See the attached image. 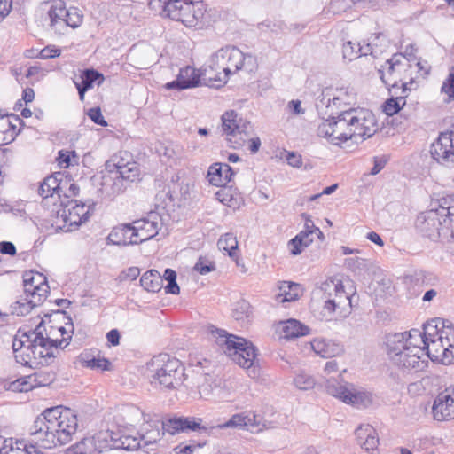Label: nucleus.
<instances>
[{
	"mask_svg": "<svg viewBox=\"0 0 454 454\" xmlns=\"http://www.w3.org/2000/svg\"><path fill=\"white\" fill-rule=\"evenodd\" d=\"M294 384L298 389L307 391L314 388L316 380L305 371H300L294 377Z\"/></svg>",
	"mask_w": 454,
	"mask_h": 454,
	"instance_id": "c03bdc74",
	"label": "nucleus"
},
{
	"mask_svg": "<svg viewBox=\"0 0 454 454\" xmlns=\"http://www.w3.org/2000/svg\"><path fill=\"white\" fill-rule=\"evenodd\" d=\"M200 447V445H194V444H187L183 445L179 444L175 448V451L176 454H192L196 448Z\"/></svg>",
	"mask_w": 454,
	"mask_h": 454,
	"instance_id": "69168bd1",
	"label": "nucleus"
},
{
	"mask_svg": "<svg viewBox=\"0 0 454 454\" xmlns=\"http://www.w3.org/2000/svg\"><path fill=\"white\" fill-rule=\"evenodd\" d=\"M126 448L118 433L100 430L70 447L67 454H101L112 449Z\"/></svg>",
	"mask_w": 454,
	"mask_h": 454,
	"instance_id": "f8f14e48",
	"label": "nucleus"
},
{
	"mask_svg": "<svg viewBox=\"0 0 454 454\" xmlns=\"http://www.w3.org/2000/svg\"><path fill=\"white\" fill-rule=\"evenodd\" d=\"M378 129L373 113L365 108L350 107L323 120L317 135L335 145L353 139L369 138Z\"/></svg>",
	"mask_w": 454,
	"mask_h": 454,
	"instance_id": "7ed1b4c3",
	"label": "nucleus"
},
{
	"mask_svg": "<svg viewBox=\"0 0 454 454\" xmlns=\"http://www.w3.org/2000/svg\"><path fill=\"white\" fill-rule=\"evenodd\" d=\"M133 222L115 226L109 233L107 239L110 243L119 246L139 244L135 236Z\"/></svg>",
	"mask_w": 454,
	"mask_h": 454,
	"instance_id": "393cba45",
	"label": "nucleus"
},
{
	"mask_svg": "<svg viewBox=\"0 0 454 454\" xmlns=\"http://www.w3.org/2000/svg\"><path fill=\"white\" fill-rule=\"evenodd\" d=\"M302 219L304 220V227L303 231L317 236L320 240H324L325 236L323 232L320 231L318 227L314 224V222L311 219V216L308 214L301 215Z\"/></svg>",
	"mask_w": 454,
	"mask_h": 454,
	"instance_id": "864d4df0",
	"label": "nucleus"
},
{
	"mask_svg": "<svg viewBox=\"0 0 454 454\" xmlns=\"http://www.w3.org/2000/svg\"><path fill=\"white\" fill-rule=\"evenodd\" d=\"M278 290L275 300L280 303L297 301L303 293L300 284L289 281L280 282L278 286Z\"/></svg>",
	"mask_w": 454,
	"mask_h": 454,
	"instance_id": "2f4dec72",
	"label": "nucleus"
},
{
	"mask_svg": "<svg viewBox=\"0 0 454 454\" xmlns=\"http://www.w3.org/2000/svg\"><path fill=\"white\" fill-rule=\"evenodd\" d=\"M31 336L32 331L27 333H22L20 338L16 336L12 341V349L14 356L16 358V361L20 364H21L22 357H27V352H29V349H27V348H30L29 344L32 340Z\"/></svg>",
	"mask_w": 454,
	"mask_h": 454,
	"instance_id": "e433bc0d",
	"label": "nucleus"
},
{
	"mask_svg": "<svg viewBox=\"0 0 454 454\" xmlns=\"http://www.w3.org/2000/svg\"><path fill=\"white\" fill-rule=\"evenodd\" d=\"M306 346H308L316 356L321 358L339 356L344 352L341 344L322 337L314 338L311 341L308 342Z\"/></svg>",
	"mask_w": 454,
	"mask_h": 454,
	"instance_id": "5701e85b",
	"label": "nucleus"
},
{
	"mask_svg": "<svg viewBox=\"0 0 454 454\" xmlns=\"http://www.w3.org/2000/svg\"><path fill=\"white\" fill-rule=\"evenodd\" d=\"M99 80L98 84L100 85L104 81V76L100 73L93 69H86L74 81V84L78 90L79 98L82 101L87 90L92 88L93 83Z\"/></svg>",
	"mask_w": 454,
	"mask_h": 454,
	"instance_id": "72a5a7b5",
	"label": "nucleus"
},
{
	"mask_svg": "<svg viewBox=\"0 0 454 454\" xmlns=\"http://www.w3.org/2000/svg\"><path fill=\"white\" fill-rule=\"evenodd\" d=\"M313 296L320 301L322 315L326 319H331L334 314L346 317L349 313V295L345 292L341 280L336 278L322 282L313 291Z\"/></svg>",
	"mask_w": 454,
	"mask_h": 454,
	"instance_id": "6e6552de",
	"label": "nucleus"
},
{
	"mask_svg": "<svg viewBox=\"0 0 454 454\" xmlns=\"http://www.w3.org/2000/svg\"><path fill=\"white\" fill-rule=\"evenodd\" d=\"M42 330L46 332L44 338H47V340L58 349L59 348H64L68 345L72 337L73 325H70L68 330L62 325H50L48 329L43 326Z\"/></svg>",
	"mask_w": 454,
	"mask_h": 454,
	"instance_id": "c85d7f7f",
	"label": "nucleus"
},
{
	"mask_svg": "<svg viewBox=\"0 0 454 454\" xmlns=\"http://www.w3.org/2000/svg\"><path fill=\"white\" fill-rule=\"evenodd\" d=\"M386 354L393 366L419 372L427 365V358L443 364H454V327L440 319L424 325L423 332L390 333L385 339Z\"/></svg>",
	"mask_w": 454,
	"mask_h": 454,
	"instance_id": "f257e3e1",
	"label": "nucleus"
},
{
	"mask_svg": "<svg viewBox=\"0 0 454 454\" xmlns=\"http://www.w3.org/2000/svg\"><path fill=\"white\" fill-rule=\"evenodd\" d=\"M219 250L226 253L232 260L239 259V247L236 236L232 233H225L220 237L217 242Z\"/></svg>",
	"mask_w": 454,
	"mask_h": 454,
	"instance_id": "58836bf2",
	"label": "nucleus"
},
{
	"mask_svg": "<svg viewBox=\"0 0 454 454\" xmlns=\"http://www.w3.org/2000/svg\"><path fill=\"white\" fill-rule=\"evenodd\" d=\"M47 18L49 26L56 34L66 35L67 24L63 17H68L69 22L73 25V28L79 27L83 20L82 12L77 8L71 6L67 8L63 0H49L45 3Z\"/></svg>",
	"mask_w": 454,
	"mask_h": 454,
	"instance_id": "2eb2a0df",
	"label": "nucleus"
},
{
	"mask_svg": "<svg viewBox=\"0 0 454 454\" xmlns=\"http://www.w3.org/2000/svg\"><path fill=\"white\" fill-rule=\"evenodd\" d=\"M120 333L117 329H112L106 333V340L112 346H117L120 343Z\"/></svg>",
	"mask_w": 454,
	"mask_h": 454,
	"instance_id": "338daca9",
	"label": "nucleus"
},
{
	"mask_svg": "<svg viewBox=\"0 0 454 454\" xmlns=\"http://www.w3.org/2000/svg\"><path fill=\"white\" fill-rule=\"evenodd\" d=\"M113 166L107 165L108 173L102 177V192L108 196H114L123 192L124 182H133L139 176V168L136 162L124 164L122 160L114 158Z\"/></svg>",
	"mask_w": 454,
	"mask_h": 454,
	"instance_id": "9b49d317",
	"label": "nucleus"
},
{
	"mask_svg": "<svg viewBox=\"0 0 454 454\" xmlns=\"http://www.w3.org/2000/svg\"><path fill=\"white\" fill-rule=\"evenodd\" d=\"M0 253L3 254L14 255L16 254V247L12 242L2 241L0 242Z\"/></svg>",
	"mask_w": 454,
	"mask_h": 454,
	"instance_id": "e2e57ef3",
	"label": "nucleus"
},
{
	"mask_svg": "<svg viewBox=\"0 0 454 454\" xmlns=\"http://www.w3.org/2000/svg\"><path fill=\"white\" fill-rule=\"evenodd\" d=\"M382 49H375L372 51V47L371 43H365V42L361 44H355L352 42L348 41L343 43L342 46V53L343 58L351 61L353 59H357L360 56L372 55L376 57Z\"/></svg>",
	"mask_w": 454,
	"mask_h": 454,
	"instance_id": "473e14b6",
	"label": "nucleus"
},
{
	"mask_svg": "<svg viewBox=\"0 0 454 454\" xmlns=\"http://www.w3.org/2000/svg\"><path fill=\"white\" fill-rule=\"evenodd\" d=\"M40 304L41 303L32 302V298L24 294V296L20 297L11 306V309L13 315L26 316L32 310L33 308Z\"/></svg>",
	"mask_w": 454,
	"mask_h": 454,
	"instance_id": "79ce46f5",
	"label": "nucleus"
},
{
	"mask_svg": "<svg viewBox=\"0 0 454 454\" xmlns=\"http://www.w3.org/2000/svg\"><path fill=\"white\" fill-rule=\"evenodd\" d=\"M70 152L59 151L57 158L58 163L62 168H67L70 165Z\"/></svg>",
	"mask_w": 454,
	"mask_h": 454,
	"instance_id": "0e129e2a",
	"label": "nucleus"
},
{
	"mask_svg": "<svg viewBox=\"0 0 454 454\" xmlns=\"http://www.w3.org/2000/svg\"><path fill=\"white\" fill-rule=\"evenodd\" d=\"M357 443L366 451L374 450L379 445V436L375 428L368 424L362 423L355 430Z\"/></svg>",
	"mask_w": 454,
	"mask_h": 454,
	"instance_id": "bb28decb",
	"label": "nucleus"
},
{
	"mask_svg": "<svg viewBox=\"0 0 454 454\" xmlns=\"http://www.w3.org/2000/svg\"><path fill=\"white\" fill-rule=\"evenodd\" d=\"M441 94L443 96V101L450 103L454 100V67L449 70V74L442 82Z\"/></svg>",
	"mask_w": 454,
	"mask_h": 454,
	"instance_id": "a18cd8bd",
	"label": "nucleus"
},
{
	"mask_svg": "<svg viewBox=\"0 0 454 454\" xmlns=\"http://www.w3.org/2000/svg\"><path fill=\"white\" fill-rule=\"evenodd\" d=\"M12 0H0V22L10 13Z\"/></svg>",
	"mask_w": 454,
	"mask_h": 454,
	"instance_id": "680f3d73",
	"label": "nucleus"
},
{
	"mask_svg": "<svg viewBox=\"0 0 454 454\" xmlns=\"http://www.w3.org/2000/svg\"><path fill=\"white\" fill-rule=\"evenodd\" d=\"M222 133L234 149L243 147L254 132L252 123L240 117L234 110L224 112L221 116Z\"/></svg>",
	"mask_w": 454,
	"mask_h": 454,
	"instance_id": "ddd939ff",
	"label": "nucleus"
},
{
	"mask_svg": "<svg viewBox=\"0 0 454 454\" xmlns=\"http://www.w3.org/2000/svg\"><path fill=\"white\" fill-rule=\"evenodd\" d=\"M63 176L60 173L47 176L39 187V194L43 199L44 206L51 203L56 206V201L60 198Z\"/></svg>",
	"mask_w": 454,
	"mask_h": 454,
	"instance_id": "b1692460",
	"label": "nucleus"
},
{
	"mask_svg": "<svg viewBox=\"0 0 454 454\" xmlns=\"http://www.w3.org/2000/svg\"><path fill=\"white\" fill-rule=\"evenodd\" d=\"M52 212H56L52 226L56 230L68 232L77 229L88 220L90 207L84 203H77V201L72 200L64 207H62L61 203Z\"/></svg>",
	"mask_w": 454,
	"mask_h": 454,
	"instance_id": "dca6fc26",
	"label": "nucleus"
},
{
	"mask_svg": "<svg viewBox=\"0 0 454 454\" xmlns=\"http://www.w3.org/2000/svg\"><path fill=\"white\" fill-rule=\"evenodd\" d=\"M431 157L443 166H454V135L448 131L441 132L431 144Z\"/></svg>",
	"mask_w": 454,
	"mask_h": 454,
	"instance_id": "6ab92c4d",
	"label": "nucleus"
},
{
	"mask_svg": "<svg viewBox=\"0 0 454 454\" xmlns=\"http://www.w3.org/2000/svg\"><path fill=\"white\" fill-rule=\"evenodd\" d=\"M14 126L9 120L0 117V146L7 145L13 140Z\"/></svg>",
	"mask_w": 454,
	"mask_h": 454,
	"instance_id": "49530a36",
	"label": "nucleus"
},
{
	"mask_svg": "<svg viewBox=\"0 0 454 454\" xmlns=\"http://www.w3.org/2000/svg\"><path fill=\"white\" fill-rule=\"evenodd\" d=\"M88 116L90 118V120L95 122L98 125L106 127L107 125V122L104 119V116L102 115L101 110L99 107H93L89 109L88 111Z\"/></svg>",
	"mask_w": 454,
	"mask_h": 454,
	"instance_id": "13d9d810",
	"label": "nucleus"
},
{
	"mask_svg": "<svg viewBox=\"0 0 454 454\" xmlns=\"http://www.w3.org/2000/svg\"><path fill=\"white\" fill-rule=\"evenodd\" d=\"M135 236L139 244L155 237L163 226L160 215L151 211L145 216L133 221Z\"/></svg>",
	"mask_w": 454,
	"mask_h": 454,
	"instance_id": "412c9836",
	"label": "nucleus"
},
{
	"mask_svg": "<svg viewBox=\"0 0 454 454\" xmlns=\"http://www.w3.org/2000/svg\"><path fill=\"white\" fill-rule=\"evenodd\" d=\"M194 270L199 272L201 275H206L211 271L215 270V262L204 259L202 257L199 258L198 262L194 265Z\"/></svg>",
	"mask_w": 454,
	"mask_h": 454,
	"instance_id": "6e6d98bb",
	"label": "nucleus"
},
{
	"mask_svg": "<svg viewBox=\"0 0 454 454\" xmlns=\"http://www.w3.org/2000/svg\"><path fill=\"white\" fill-rule=\"evenodd\" d=\"M140 285L147 292L157 293L163 286V278L157 270H150L141 277Z\"/></svg>",
	"mask_w": 454,
	"mask_h": 454,
	"instance_id": "c9c22d12",
	"label": "nucleus"
},
{
	"mask_svg": "<svg viewBox=\"0 0 454 454\" xmlns=\"http://www.w3.org/2000/svg\"><path fill=\"white\" fill-rule=\"evenodd\" d=\"M145 424L141 427L140 439L144 445L155 443L164 433L176 434L184 432L207 433L209 429L239 428L251 433H260L270 427L269 423L254 411H244L233 414L229 420L216 427L203 424L201 418L178 417L161 421L157 415L143 414Z\"/></svg>",
	"mask_w": 454,
	"mask_h": 454,
	"instance_id": "f03ea898",
	"label": "nucleus"
},
{
	"mask_svg": "<svg viewBox=\"0 0 454 454\" xmlns=\"http://www.w3.org/2000/svg\"><path fill=\"white\" fill-rule=\"evenodd\" d=\"M219 344L223 352L238 365L247 370L249 377L258 378L260 368L257 360V349L254 344L235 335H227L225 331L217 330Z\"/></svg>",
	"mask_w": 454,
	"mask_h": 454,
	"instance_id": "0eeeda50",
	"label": "nucleus"
},
{
	"mask_svg": "<svg viewBox=\"0 0 454 454\" xmlns=\"http://www.w3.org/2000/svg\"><path fill=\"white\" fill-rule=\"evenodd\" d=\"M277 332L280 337L288 340L307 335L309 333V329L296 319H288L278 325Z\"/></svg>",
	"mask_w": 454,
	"mask_h": 454,
	"instance_id": "7c9ffc66",
	"label": "nucleus"
},
{
	"mask_svg": "<svg viewBox=\"0 0 454 454\" xmlns=\"http://www.w3.org/2000/svg\"><path fill=\"white\" fill-rule=\"evenodd\" d=\"M430 67L425 61L411 59L406 55L394 54L386 65L379 70L383 83L393 89L401 88L410 93L415 89L416 81L429 74Z\"/></svg>",
	"mask_w": 454,
	"mask_h": 454,
	"instance_id": "39448f33",
	"label": "nucleus"
},
{
	"mask_svg": "<svg viewBox=\"0 0 454 454\" xmlns=\"http://www.w3.org/2000/svg\"><path fill=\"white\" fill-rule=\"evenodd\" d=\"M28 445L24 441H17L14 446L11 447L8 454H27Z\"/></svg>",
	"mask_w": 454,
	"mask_h": 454,
	"instance_id": "052dcab7",
	"label": "nucleus"
},
{
	"mask_svg": "<svg viewBox=\"0 0 454 454\" xmlns=\"http://www.w3.org/2000/svg\"><path fill=\"white\" fill-rule=\"evenodd\" d=\"M51 381V378L46 379L37 372L14 380L11 383L10 388L16 392H28L36 387L45 386Z\"/></svg>",
	"mask_w": 454,
	"mask_h": 454,
	"instance_id": "c756f323",
	"label": "nucleus"
},
{
	"mask_svg": "<svg viewBox=\"0 0 454 454\" xmlns=\"http://www.w3.org/2000/svg\"><path fill=\"white\" fill-rule=\"evenodd\" d=\"M255 67V57L244 54L236 47H225L211 55L205 69V75H208L210 80L224 84L231 74L242 69L252 72Z\"/></svg>",
	"mask_w": 454,
	"mask_h": 454,
	"instance_id": "423d86ee",
	"label": "nucleus"
},
{
	"mask_svg": "<svg viewBox=\"0 0 454 454\" xmlns=\"http://www.w3.org/2000/svg\"><path fill=\"white\" fill-rule=\"evenodd\" d=\"M356 100V93L348 88L336 89L329 102L335 106L351 105Z\"/></svg>",
	"mask_w": 454,
	"mask_h": 454,
	"instance_id": "ea45409f",
	"label": "nucleus"
},
{
	"mask_svg": "<svg viewBox=\"0 0 454 454\" xmlns=\"http://www.w3.org/2000/svg\"><path fill=\"white\" fill-rule=\"evenodd\" d=\"M78 427L77 417L69 408L53 407L37 417L31 427L33 441L42 448L52 449L72 440Z\"/></svg>",
	"mask_w": 454,
	"mask_h": 454,
	"instance_id": "20e7f679",
	"label": "nucleus"
},
{
	"mask_svg": "<svg viewBox=\"0 0 454 454\" xmlns=\"http://www.w3.org/2000/svg\"><path fill=\"white\" fill-rule=\"evenodd\" d=\"M163 280L168 281V285L165 286V291L168 294H178L180 288L176 283V273L171 269H167L162 276Z\"/></svg>",
	"mask_w": 454,
	"mask_h": 454,
	"instance_id": "09e8293b",
	"label": "nucleus"
},
{
	"mask_svg": "<svg viewBox=\"0 0 454 454\" xmlns=\"http://www.w3.org/2000/svg\"><path fill=\"white\" fill-rule=\"evenodd\" d=\"M305 454H334L333 450L327 447H321L318 449L316 448H308Z\"/></svg>",
	"mask_w": 454,
	"mask_h": 454,
	"instance_id": "774afa93",
	"label": "nucleus"
},
{
	"mask_svg": "<svg viewBox=\"0 0 454 454\" xmlns=\"http://www.w3.org/2000/svg\"><path fill=\"white\" fill-rule=\"evenodd\" d=\"M149 380L152 386L163 389L176 388L184 381V369L176 358L160 355L149 364Z\"/></svg>",
	"mask_w": 454,
	"mask_h": 454,
	"instance_id": "1a4fd4ad",
	"label": "nucleus"
},
{
	"mask_svg": "<svg viewBox=\"0 0 454 454\" xmlns=\"http://www.w3.org/2000/svg\"><path fill=\"white\" fill-rule=\"evenodd\" d=\"M367 43H371L372 51H374L375 49H382V51L376 57L380 55L389 46V41L383 34L374 35L371 38V41L368 42Z\"/></svg>",
	"mask_w": 454,
	"mask_h": 454,
	"instance_id": "5fc2aeb1",
	"label": "nucleus"
},
{
	"mask_svg": "<svg viewBox=\"0 0 454 454\" xmlns=\"http://www.w3.org/2000/svg\"><path fill=\"white\" fill-rule=\"evenodd\" d=\"M86 355H81L82 363L88 368L100 369L102 371L111 370V363L109 360L101 357H93L91 359H86Z\"/></svg>",
	"mask_w": 454,
	"mask_h": 454,
	"instance_id": "de8ad7c7",
	"label": "nucleus"
},
{
	"mask_svg": "<svg viewBox=\"0 0 454 454\" xmlns=\"http://www.w3.org/2000/svg\"><path fill=\"white\" fill-rule=\"evenodd\" d=\"M233 175L234 172L228 164L214 163L207 170V178L210 184L222 187L231 180Z\"/></svg>",
	"mask_w": 454,
	"mask_h": 454,
	"instance_id": "cd10ccee",
	"label": "nucleus"
},
{
	"mask_svg": "<svg viewBox=\"0 0 454 454\" xmlns=\"http://www.w3.org/2000/svg\"><path fill=\"white\" fill-rule=\"evenodd\" d=\"M23 286L24 294L30 296L34 303H42L50 291L46 277L38 271L24 272Z\"/></svg>",
	"mask_w": 454,
	"mask_h": 454,
	"instance_id": "aec40b11",
	"label": "nucleus"
},
{
	"mask_svg": "<svg viewBox=\"0 0 454 454\" xmlns=\"http://www.w3.org/2000/svg\"><path fill=\"white\" fill-rule=\"evenodd\" d=\"M408 95L409 93H404L402 90L399 96L388 98L382 106L383 112L389 116L397 114L406 105Z\"/></svg>",
	"mask_w": 454,
	"mask_h": 454,
	"instance_id": "a19ab883",
	"label": "nucleus"
},
{
	"mask_svg": "<svg viewBox=\"0 0 454 454\" xmlns=\"http://www.w3.org/2000/svg\"><path fill=\"white\" fill-rule=\"evenodd\" d=\"M416 227L431 239H438L442 232L454 231V206L421 213L417 217Z\"/></svg>",
	"mask_w": 454,
	"mask_h": 454,
	"instance_id": "9d476101",
	"label": "nucleus"
},
{
	"mask_svg": "<svg viewBox=\"0 0 454 454\" xmlns=\"http://www.w3.org/2000/svg\"><path fill=\"white\" fill-rule=\"evenodd\" d=\"M216 199L223 205L236 210L244 203L240 192L232 186H222L215 193Z\"/></svg>",
	"mask_w": 454,
	"mask_h": 454,
	"instance_id": "f704fd0d",
	"label": "nucleus"
},
{
	"mask_svg": "<svg viewBox=\"0 0 454 454\" xmlns=\"http://www.w3.org/2000/svg\"><path fill=\"white\" fill-rule=\"evenodd\" d=\"M313 234L301 231L294 238L289 240L287 246L293 255L300 254L306 247H308L314 240Z\"/></svg>",
	"mask_w": 454,
	"mask_h": 454,
	"instance_id": "4c0bfd02",
	"label": "nucleus"
},
{
	"mask_svg": "<svg viewBox=\"0 0 454 454\" xmlns=\"http://www.w3.org/2000/svg\"><path fill=\"white\" fill-rule=\"evenodd\" d=\"M250 315V305L246 301H240L236 303L233 311L232 317L237 321H243L247 318Z\"/></svg>",
	"mask_w": 454,
	"mask_h": 454,
	"instance_id": "3c124183",
	"label": "nucleus"
},
{
	"mask_svg": "<svg viewBox=\"0 0 454 454\" xmlns=\"http://www.w3.org/2000/svg\"><path fill=\"white\" fill-rule=\"evenodd\" d=\"M393 290L392 281L387 278H382L380 280H378L374 286V292L380 297L390 295Z\"/></svg>",
	"mask_w": 454,
	"mask_h": 454,
	"instance_id": "8fccbe9b",
	"label": "nucleus"
},
{
	"mask_svg": "<svg viewBox=\"0 0 454 454\" xmlns=\"http://www.w3.org/2000/svg\"><path fill=\"white\" fill-rule=\"evenodd\" d=\"M163 12L173 20L188 27H197L203 24L206 8L201 1L180 0L175 4H165Z\"/></svg>",
	"mask_w": 454,
	"mask_h": 454,
	"instance_id": "4468645a",
	"label": "nucleus"
},
{
	"mask_svg": "<svg viewBox=\"0 0 454 454\" xmlns=\"http://www.w3.org/2000/svg\"><path fill=\"white\" fill-rule=\"evenodd\" d=\"M43 323L42 320L36 328L32 331V340L30 342L29 352H27V357L21 358V364L33 365L44 364L48 363V360L55 356V352L58 351L54 345H51L47 338H44L43 334Z\"/></svg>",
	"mask_w": 454,
	"mask_h": 454,
	"instance_id": "a211bd4d",
	"label": "nucleus"
},
{
	"mask_svg": "<svg viewBox=\"0 0 454 454\" xmlns=\"http://www.w3.org/2000/svg\"><path fill=\"white\" fill-rule=\"evenodd\" d=\"M432 414L437 421H448L454 419V385L440 392L433 403Z\"/></svg>",
	"mask_w": 454,
	"mask_h": 454,
	"instance_id": "4be33fe9",
	"label": "nucleus"
},
{
	"mask_svg": "<svg viewBox=\"0 0 454 454\" xmlns=\"http://www.w3.org/2000/svg\"><path fill=\"white\" fill-rule=\"evenodd\" d=\"M200 72L192 67L180 69L176 81L168 82L167 89L185 90L197 87L200 84Z\"/></svg>",
	"mask_w": 454,
	"mask_h": 454,
	"instance_id": "a878e982",
	"label": "nucleus"
},
{
	"mask_svg": "<svg viewBox=\"0 0 454 454\" xmlns=\"http://www.w3.org/2000/svg\"><path fill=\"white\" fill-rule=\"evenodd\" d=\"M286 162L293 168H301L302 166V157L294 152H288L286 156Z\"/></svg>",
	"mask_w": 454,
	"mask_h": 454,
	"instance_id": "bf43d9fd",
	"label": "nucleus"
},
{
	"mask_svg": "<svg viewBox=\"0 0 454 454\" xmlns=\"http://www.w3.org/2000/svg\"><path fill=\"white\" fill-rule=\"evenodd\" d=\"M60 53L61 51L59 48H57L54 45H48L37 52L36 58L42 59H52L59 57Z\"/></svg>",
	"mask_w": 454,
	"mask_h": 454,
	"instance_id": "4d7b16f0",
	"label": "nucleus"
},
{
	"mask_svg": "<svg viewBox=\"0 0 454 454\" xmlns=\"http://www.w3.org/2000/svg\"><path fill=\"white\" fill-rule=\"evenodd\" d=\"M216 387L215 380L209 375H201L198 379V393L202 399H209L213 395L215 387Z\"/></svg>",
	"mask_w": 454,
	"mask_h": 454,
	"instance_id": "37998d69",
	"label": "nucleus"
},
{
	"mask_svg": "<svg viewBox=\"0 0 454 454\" xmlns=\"http://www.w3.org/2000/svg\"><path fill=\"white\" fill-rule=\"evenodd\" d=\"M325 388L327 393L333 397L358 408L367 407L372 403V393L348 382L340 383L336 380H327Z\"/></svg>",
	"mask_w": 454,
	"mask_h": 454,
	"instance_id": "f3484780",
	"label": "nucleus"
},
{
	"mask_svg": "<svg viewBox=\"0 0 454 454\" xmlns=\"http://www.w3.org/2000/svg\"><path fill=\"white\" fill-rule=\"evenodd\" d=\"M61 187L60 195L63 194L67 198L76 196L79 192V186L67 176H63Z\"/></svg>",
	"mask_w": 454,
	"mask_h": 454,
	"instance_id": "603ef678",
	"label": "nucleus"
}]
</instances>
